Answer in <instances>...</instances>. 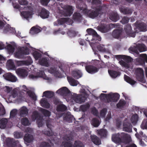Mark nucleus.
<instances>
[{"label":"nucleus","mask_w":147,"mask_h":147,"mask_svg":"<svg viewBox=\"0 0 147 147\" xmlns=\"http://www.w3.org/2000/svg\"><path fill=\"white\" fill-rule=\"evenodd\" d=\"M87 31L89 34L92 35L93 36V38L91 40L90 45L92 49L94 50L95 48L94 43L95 40L96 39L98 41H100L101 40V38L97 35L96 32L92 29H88L87 30Z\"/></svg>","instance_id":"1"},{"label":"nucleus","mask_w":147,"mask_h":147,"mask_svg":"<svg viewBox=\"0 0 147 147\" xmlns=\"http://www.w3.org/2000/svg\"><path fill=\"white\" fill-rule=\"evenodd\" d=\"M29 52L28 49L23 47H19L14 53L15 57L17 58L23 57L24 55H28Z\"/></svg>","instance_id":"2"},{"label":"nucleus","mask_w":147,"mask_h":147,"mask_svg":"<svg viewBox=\"0 0 147 147\" xmlns=\"http://www.w3.org/2000/svg\"><path fill=\"white\" fill-rule=\"evenodd\" d=\"M32 119L33 121L36 119L37 123L39 127H42L43 125L44 120L42 119V117L38 115L37 112H34L33 113Z\"/></svg>","instance_id":"3"},{"label":"nucleus","mask_w":147,"mask_h":147,"mask_svg":"<svg viewBox=\"0 0 147 147\" xmlns=\"http://www.w3.org/2000/svg\"><path fill=\"white\" fill-rule=\"evenodd\" d=\"M136 78L140 81L144 83L146 82L144 79V71L141 68H138L136 70Z\"/></svg>","instance_id":"4"},{"label":"nucleus","mask_w":147,"mask_h":147,"mask_svg":"<svg viewBox=\"0 0 147 147\" xmlns=\"http://www.w3.org/2000/svg\"><path fill=\"white\" fill-rule=\"evenodd\" d=\"M119 96L117 93H110L107 95V100L109 101L115 102L119 98Z\"/></svg>","instance_id":"5"},{"label":"nucleus","mask_w":147,"mask_h":147,"mask_svg":"<svg viewBox=\"0 0 147 147\" xmlns=\"http://www.w3.org/2000/svg\"><path fill=\"white\" fill-rule=\"evenodd\" d=\"M130 49L132 51L136 53H138V50L140 52H142L146 50L145 46L144 44H138L136 46V47Z\"/></svg>","instance_id":"6"},{"label":"nucleus","mask_w":147,"mask_h":147,"mask_svg":"<svg viewBox=\"0 0 147 147\" xmlns=\"http://www.w3.org/2000/svg\"><path fill=\"white\" fill-rule=\"evenodd\" d=\"M64 9L63 14L64 16H70L72 13L73 9L72 7L69 6H64L63 7Z\"/></svg>","instance_id":"7"},{"label":"nucleus","mask_w":147,"mask_h":147,"mask_svg":"<svg viewBox=\"0 0 147 147\" xmlns=\"http://www.w3.org/2000/svg\"><path fill=\"white\" fill-rule=\"evenodd\" d=\"M4 78L7 80L12 82H15L17 80V78L12 75L11 73H7L3 76Z\"/></svg>","instance_id":"8"},{"label":"nucleus","mask_w":147,"mask_h":147,"mask_svg":"<svg viewBox=\"0 0 147 147\" xmlns=\"http://www.w3.org/2000/svg\"><path fill=\"white\" fill-rule=\"evenodd\" d=\"M136 61L139 63V64L142 65L144 63L145 61L147 62V57L145 54H141L140 58L137 59Z\"/></svg>","instance_id":"9"},{"label":"nucleus","mask_w":147,"mask_h":147,"mask_svg":"<svg viewBox=\"0 0 147 147\" xmlns=\"http://www.w3.org/2000/svg\"><path fill=\"white\" fill-rule=\"evenodd\" d=\"M73 98L74 101L77 103H81L84 102L85 98L82 97L81 95L75 94L73 95Z\"/></svg>","instance_id":"10"},{"label":"nucleus","mask_w":147,"mask_h":147,"mask_svg":"<svg viewBox=\"0 0 147 147\" xmlns=\"http://www.w3.org/2000/svg\"><path fill=\"white\" fill-rule=\"evenodd\" d=\"M125 30L127 35L133 37L135 36V33L131 30V27L130 25H127L126 26Z\"/></svg>","instance_id":"11"},{"label":"nucleus","mask_w":147,"mask_h":147,"mask_svg":"<svg viewBox=\"0 0 147 147\" xmlns=\"http://www.w3.org/2000/svg\"><path fill=\"white\" fill-rule=\"evenodd\" d=\"M16 72L18 75L21 77H25L28 75L27 71L23 69H18L16 70Z\"/></svg>","instance_id":"12"},{"label":"nucleus","mask_w":147,"mask_h":147,"mask_svg":"<svg viewBox=\"0 0 147 147\" xmlns=\"http://www.w3.org/2000/svg\"><path fill=\"white\" fill-rule=\"evenodd\" d=\"M22 90L26 92L29 96L34 100L36 99V96L32 92L29 91L27 88L26 86H23L22 87Z\"/></svg>","instance_id":"13"},{"label":"nucleus","mask_w":147,"mask_h":147,"mask_svg":"<svg viewBox=\"0 0 147 147\" xmlns=\"http://www.w3.org/2000/svg\"><path fill=\"white\" fill-rule=\"evenodd\" d=\"M28 110L24 106L21 107L20 109V115L21 117H25L28 115Z\"/></svg>","instance_id":"14"},{"label":"nucleus","mask_w":147,"mask_h":147,"mask_svg":"<svg viewBox=\"0 0 147 147\" xmlns=\"http://www.w3.org/2000/svg\"><path fill=\"white\" fill-rule=\"evenodd\" d=\"M69 90L66 87H63L59 89L56 92V93L60 95H63L69 93Z\"/></svg>","instance_id":"15"},{"label":"nucleus","mask_w":147,"mask_h":147,"mask_svg":"<svg viewBox=\"0 0 147 147\" xmlns=\"http://www.w3.org/2000/svg\"><path fill=\"white\" fill-rule=\"evenodd\" d=\"M6 67L9 70H13L15 69V66L13 61L11 60H8L7 63Z\"/></svg>","instance_id":"16"},{"label":"nucleus","mask_w":147,"mask_h":147,"mask_svg":"<svg viewBox=\"0 0 147 147\" xmlns=\"http://www.w3.org/2000/svg\"><path fill=\"white\" fill-rule=\"evenodd\" d=\"M90 138L92 141L95 144L99 145L101 144V141L96 136H91Z\"/></svg>","instance_id":"17"},{"label":"nucleus","mask_w":147,"mask_h":147,"mask_svg":"<svg viewBox=\"0 0 147 147\" xmlns=\"http://www.w3.org/2000/svg\"><path fill=\"white\" fill-rule=\"evenodd\" d=\"M102 7H100L99 9L97 8L96 11H93L90 14V17L92 18H94L98 16V13H99L98 12H100V10H102Z\"/></svg>","instance_id":"18"},{"label":"nucleus","mask_w":147,"mask_h":147,"mask_svg":"<svg viewBox=\"0 0 147 147\" xmlns=\"http://www.w3.org/2000/svg\"><path fill=\"white\" fill-rule=\"evenodd\" d=\"M86 71L90 73H93L98 71V69L95 67L92 66H89L86 67Z\"/></svg>","instance_id":"19"},{"label":"nucleus","mask_w":147,"mask_h":147,"mask_svg":"<svg viewBox=\"0 0 147 147\" xmlns=\"http://www.w3.org/2000/svg\"><path fill=\"white\" fill-rule=\"evenodd\" d=\"M97 42L96 41H95L94 44L95 45V48L94 50L93 49H92L95 51H105V49L104 46L102 45H100L97 46Z\"/></svg>","instance_id":"20"},{"label":"nucleus","mask_w":147,"mask_h":147,"mask_svg":"<svg viewBox=\"0 0 147 147\" xmlns=\"http://www.w3.org/2000/svg\"><path fill=\"white\" fill-rule=\"evenodd\" d=\"M146 27L145 25V24L144 23H141L140 24L139 26H138V27H137L136 29H137L135 31V32L137 33L138 32V30H140L141 31H145L146 30Z\"/></svg>","instance_id":"21"},{"label":"nucleus","mask_w":147,"mask_h":147,"mask_svg":"<svg viewBox=\"0 0 147 147\" xmlns=\"http://www.w3.org/2000/svg\"><path fill=\"white\" fill-rule=\"evenodd\" d=\"M15 45L12 43L11 44H8L7 45L6 49L9 54L13 53L14 51L15 48Z\"/></svg>","instance_id":"22"},{"label":"nucleus","mask_w":147,"mask_h":147,"mask_svg":"<svg viewBox=\"0 0 147 147\" xmlns=\"http://www.w3.org/2000/svg\"><path fill=\"white\" fill-rule=\"evenodd\" d=\"M64 138L65 141L62 142L61 147H72V145L70 143H69L66 141H68L70 139V138L68 137L67 138V137L65 136V137Z\"/></svg>","instance_id":"23"},{"label":"nucleus","mask_w":147,"mask_h":147,"mask_svg":"<svg viewBox=\"0 0 147 147\" xmlns=\"http://www.w3.org/2000/svg\"><path fill=\"white\" fill-rule=\"evenodd\" d=\"M112 141L115 143H119L121 142V141L119 137V134H114L112 135Z\"/></svg>","instance_id":"24"},{"label":"nucleus","mask_w":147,"mask_h":147,"mask_svg":"<svg viewBox=\"0 0 147 147\" xmlns=\"http://www.w3.org/2000/svg\"><path fill=\"white\" fill-rule=\"evenodd\" d=\"M7 123V119L5 118H3L0 120V128L4 129L6 126Z\"/></svg>","instance_id":"25"},{"label":"nucleus","mask_w":147,"mask_h":147,"mask_svg":"<svg viewBox=\"0 0 147 147\" xmlns=\"http://www.w3.org/2000/svg\"><path fill=\"white\" fill-rule=\"evenodd\" d=\"M4 32L5 33L7 32H9L14 33H15L16 32L15 28L11 27L9 25L6 26H5Z\"/></svg>","instance_id":"26"},{"label":"nucleus","mask_w":147,"mask_h":147,"mask_svg":"<svg viewBox=\"0 0 147 147\" xmlns=\"http://www.w3.org/2000/svg\"><path fill=\"white\" fill-rule=\"evenodd\" d=\"M33 140V136L31 135L27 134L24 136V140L25 142L30 143Z\"/></svg>","instance_id":"27"},{"label":"nucleus","mask_w":147,"mask_h":147,"mask_svg":"<svg viewBox=\"0 0 147 147\" xmlns=\"http://www.w3.org/2000/svg\"><path fill=\"white\" fill-rule=\"evenodd\" d=\"M72 74L73 76L77 79L81 77L82 76V74L81 71L78 70L73 71Z\"/></svg>","instance_id":"28"},{"label":"nucleus","mask_w":147,"mask_h":147,"mask_svg":"<svg viewBox=\"0 0 147 147\" xmlns=\"http://www.w3.org/2000/svg\"><path fill=\"white\" fill-rule=\"evenodd\" d=\"M123 130L125 131L130 132L131 131L132 126L129 123H127L126 124L125 123L123 125Z\"/></svg>","instance_id":"29"},{"label":"nucleus","mask_w":147,"mask_h":147,"mask_svg":"<svg viewBox=\"0 0 147 147\" xmlns=\"http://www.w3.org/2000/svg\"><path fill=\"white\" fill-rule=\"evenodd\" d=\"M49 15V12L45 9H42L40 13V16L43 18H48Z\"/></svg>","instance_id":"30"},{"label":"nucleus","mask_w":147,"mask_h":147,"mask_svg":"<svg viewBox=\"0 0 147 147\" xmlns=\"http://www.w3.org/2000/svg\"><path fill=\"white\" fill-rule=\"evenodd\" d=\"M53 92L49 91H47L44 92L42 96H45L47 98H50L53 96Z\"/></svg>","instance_id":"31"},{"label":"nucleus","mask_w":147,"mask_h":147,"mask_svg":"<svg viewBox=\"0 0 147 147\" xmlns=\"http://www.w3.org/2000/svg\"><path fill=\"white\" fill-rule=\"evenodd\" d=\"M110 19L112 21L115 22L119 20V16L116 13H113L110 16Z\"/></svg>","instance_id":"32"},{"label":"nucleus","mask_w":147,"mask_h":147,"mask_svg":"<svg viewBox=\"0 0 147 147\" xmlns=\"http://www.w3.org/2000/svg\"><path fill=\"white\" fill-rule=\"evenodd\" d=\"M67 78L68 82L72 86H76L78 84V82L74 79L69 77H67Z\"/></svg>","instance_id":"33"},{"label":"nucleus","mask_w":147,"mask_h":147,"mask_svg":"<svg viewBox=\"0 0 147 147\" xmlns=\"http://www.w3.org/2000/svg\"><path fill=\"white\" fill-rule=\"evenodd\" d=\"M32 63V61L30 58L29 59L28 61H18V63L19 65H30Z\"/></svg>","instance_id":"34"},{"label":"nucleus","mask_w":147,"mask_h":147,"mask_svg":"<svg viewBox=\"0 0 147 147\" xmlns=\"http://www.w3.org/2000/svg\"><path fill=\"white\" fill-rule=\"evenodd\" d=\"M44 73L43 71H42L40 72V73L38 76H35L32 74L30 75L29 76V78L31 79L34 80L38 77H43L44 76Z\"/></svg>","instance_id":"35"},{"label":"nucleus","mask_w":147,"mask_h":147,"mask_svg":"<svg viewBox=\"0 0 147 147\" xmlns=\"http://www.w3.org/2000/svg\"><path fill=\"white\" fill-rule=\"evenodd\" d=\"M121 31L119 30H114L113 32V36L115 38H118L120 36Z\"/></svg>","instance_id":"36"},{"label":"nucleus","mask_w":147,"mask_h":147,"mask_svg":"<svg viewBox=\"0 0 147 147\" xmlns=\"http://www.w3.org/2000/svg\"><path fill=\"white\" fill-rule=\"evenodd\" d=\"M40 104L41 105L46 108H48L50 106L49 104L46 101V100L44 99H42L40 101Z\"/></svg>","instance_id":"37"},{"label":"nucleus","mask_w":147,"mask_h":147,"mask_svg":"<svg viewBox=\"0 0 147 147\" xmlns=\"http://www.w3.org/2000/svg\"><path fill=\"white\" fill-rule=\"evenodd\" d=\"M124 78L126 82L129 83L131 85L134 84L136 83V81L132 80L129 77L125 75H124Z\"/></svg>","instance_id":"38"},{"label":"nucleus","mask_w":147,"mask_h":147,"mask_svg":"<svg viewBox=\"0 0 147 147\" xmlns=\"http://www.w3.org/2000/svg\"><path fill=\"white\" fill-rule=\"evenodd\" d=\"M39 64L42 65L46 66H48V63L47 59L45 58H43L39 61Z\"/></svg>","instance_id":"39"},{"label":"nucleus","mask_w":147,"mask_h":147,"mask_svg":"<svg viewBox=\"0 0 147 147\" xmlns=\"http://www.w3.org/2000/svg\"><path fill=\"white\" fill-rule=\"evenodd\" d=\"M40 29L33 27L31 29L30 32L32 34H34L39 33L40 32Z\"/></svg>","instance_id":"40"},{"label":"nucleus","mask_w":147,"mask_h":147,"mask_svg":"<svg viewBox=\"0 0 147 147\" xmlns=\"http://www.w3.org/2000/svg\"><path fill=\"white\" fill-rule=\"evenodd\" d=\"M19 91L18 89L15 88L11 92V96L14 98L18 96V93Z\"/></svg>","instance_id":"41"},{"label":"nucleus","mask_w":147,"mask_h":147,"mask_svg":"<svg viewBox=\"0 0 147 147\" xmlns=\"http://www.w3.org/2000/svg\"><path fill=\"white\" fill-rule=\"evenodd\" d=\"M100 123L99 121L96 118H94L92 120V124L95 127H98Z\"/></svg>","instance_id":"42"},{"label":"nucleus","mask_w":147,"mask_h":147,"mask_svg":"<svg viewBox=\"0 0 147 147\" xmlns=\"http://www.w3.org/2000/svg\"><path fill=\"white\" fill-rule=\"evenodd\" d=\"M32 15V13L29 12H21V16L24 18H27L30 17Z\"/></svg>","instance_id":"43"},{"label":"nucleus","mask_w":147,"mask_h":147,"mask_svg":"<svg viewBox=\"0 0 147 147\" xmlns=\"http://www.w3.org/2000/svg\"><path fill=\"white\" fill-rule=\"evenodd\" d=\"M66 109V107L63 104L59 105L57 109V110L58 111H63L65 110Z\"/></svg>","instance_id":"44"},{"label":"nucleus","mask_w":147,"mask_h":147,"mask_svg":"<svg viewBox=\"0 0 147 147\" xmlns=\"http://www.w3.org/2000/svg\"><path fill=\"white\" fill-rule=\"evenodd\" d=\"M138 119V116L137 115H134L132 116L131 118V121L133 124H135L137 123Z\"/></svg>","instance_id":"45"},{"label":"nucleus","mask_w":147,"mask_h":147,"mask_svg":"<svg viewBox=\"0 0 147 147\" xmlns=\"http://www.w3.org/2000/svg\"><path fill=\"white\" fill-rule=\"evenodd\" d=\"M70 20V19L69 18H62L58 21V25L62 24L63 23H65L66 22H67Z\"/></svg>","instance_id":"46"},{"label":"nucleus","mask_w":147,"mask_h":147,"mask_svg":"<svg viewBox=\"0 0 147 147\" xmlns=\"http://www.w3.org/2000/svg\"><path fill=\"white\" fill-rule=\"evenodd\" d=\"M109 73L111 76L113 78H115L119 75L118 73L114 71H109Z\"/></svg>","instance_id":"47"},{"label":"nucleus","mask_w":147,"mask_h":147,"mask_svg":"<svg viewBox=\"0 0 147 147\" xmlns=\"http://www.w3.org/2000/svg\"><path fill=\"white\" fill-rule=\"evenodd\" d=\"M21 123L24 125H28L30 124L29 120L26 118L22 119L21 120Z\"/></svg>","instance_id":"48"},{"label":"nucleus","mask_w":147,"mask_h":147,"mask_svg":"<svg viewBox=\"0 0 147 147\" xmlns=\"http://www.w3.org/2000/svg\"><path fill=\"white\" fill-rule=\"evenodd\" d=\"M98 133L101 136L105 137L106 135L107 132L105 129H101L98 131Z\"/></svg>","instance_id":"49"},{"label":"nucleus","mask_w":147,"mask_h":147,"mask_svg":"<svg viewBox=\"0 0 147 147\" xmlns=\"http://www.w3.org/2000/svg\"><path fill=\"white\" fill-rule=\"evenodd\" d=\"M92 97L96 99H98L99 98L100 99H104V98L106 97L107 98V95L104 94L102 93L101 94L100 96L99 97H97L95 95H92Z\"/></svg>","instance_id":"50"},{"label":"nucleus","mask_w":147,"mask_h":147,"mask_svg":"<svg viewBox=\"0 0 147 147\" xmlns=\"http://www.w3.org/2000/svg\"><path fill=\"white\" fill-rule=\"evenodd\" d=\"M73 18L78 20L81 19V16L80 13H75L73 16Z\"/></svg>","instance_id":"51"},{"label":"nucleus","mask_w":147,"mask_h":147,"mask_svg":"<svg viewBox=\"0 0 147 147\" xmlns=\"http://www.w3.org/2000/svg\"><path fill=\"white\" fill-rule=\"evenodd\" d=\"M74 147H84V146L80 142L77 141L75 142Z\"/></svg>","instance_id":"52"},{"label":"nucleus","mask_w":147,"mask_h":147,"mask_svg":"<svg viewBox=\"0 0 147 147\" xmlns=\"http://www.w3.org/2000/svg\"><path fill=\"white\" fill-rule=\"evenodd\" d=\"M17 110L16 109H14L12 110L10 113V116L11 117L15 116L17 114Z\"/></svg>","instance_id":"53"},{"label":"nucleus","mask_w":147,"mask_h":147,"mask_svg":"<svg viewBox=\"0 0 147 147\" xmlns=\"http://www.w3.org/2000/svg\"><path fill=\"white\" fill-rule=\"evenodd\" d=\"M41 111L45 116H49L50 115V112L47 110L42 109Z\"/></svg>","instance_id":"54"},{"label":"nucleus","mask_w":147,"mask_h":147,"mask_svg":"<svg viewBox=\"0 0 147 147\" xmlns=\"http://www.w3.org/2000/svg\"><path fill=\"white\" fill-rule=\"evenodd\" d=\"M14 136L15 138H19L23 136V134L21 133L16 132L14 134Z\"/></svg>","instance_id":"55"},{"label":"nucleus","mask_w":147,"mask_h":147,"mask_svg":"<svg viewBox=\"0 0 147 147\" xmlns=\"http://www.w3.org/2000/svg\"><path fill=\"white\" fill-rule=\"evenodd\" d=\"M120 64L122 66L124 67H125L128 68L129 67V66L128 64L125 63L122 60H121L119 61Z\"/></svg>","instance_id":"56"},{"label":"nucleus","mask_w":147,"mask_h":147,"mask_svg":"<svg viewBox=\"0 0 147 147\" xmlns=\"http://www.w3.org/2000/svg\"><path fill=\"white\" fill-rule=\"evenodd\" d=\"M50 70L51 72L54 73L56 76L59 77V72L57 71L55 68L51 69Z\"/></svg>","instance_id":"57"},{"label":"nucleus","mask_w":147,"mask_h":147,"mask_svg":"<svg viewBox=\"0 0 147 147\" xmlns=\"http://www.w3.org/2000/svg\"><path fill=\"white\" fill-rule=\"evenodd\" d=\"M122 12L125 14H128L131 13V11L128 8H123L122 9Z\"/></svg>","instance_id":"58"},{"label":"nucleus","mask_w":147,"mask_h":147,"mask_svg":"<svg viewBox=\"0 0 147 147\" xmlns=\"http://www.w3.org/2000/svg\"><path fill=\"white\" fill-rule=\"evenodd\" d=\"M125 104V101L122 100H120L118 104H117V106L118 107H122Z\"/></svg>","instance_id":"59"},{"label":"nucleus","mask_w":147,"mask_h":147,"mask_svg":"<svg viewBox=\"0 0 147 147\" xmlns=\"http://www.w3.org/2000/svg\"><path fill=\"white\" fill-rule=\"evenodd\" d=\"M68 35L70 37H73L76 35V32L74 30L69 31L68 33Z\"/></svg>","instance_id":"60"},{"label":"nucleus","mask_w":147,"mask_h":147,"mask_svg":"<svg viewBox=\"0 0 147 147\" xmlns=\"http://www.w3.org/2000/svg\"><path fill=\"white\" fill-rule=\"evenodd\" d=\"M89 107V104H87L86 105H82L81 106L80 108L83 111H84L87 109H88Z\"/></svg>","instance_id":"61"},{"label":"nucleus","mask_w":147,"mask_h":147,"mask_svg":"<svg viewBox=\"0 0 147 147\" xmlns=\"http://www.w3.org/2000/svg\"><path fill=\"white\" fill-rule=\"evenodd\" d=\"M34 56L35 59L37 60L38 58L41 57V55L40 54L36 52H35L34 53Z\"/></svg>","instance_id":"62"},{"label":"nucleus","mask_w":147,"mask_h":147,"mask_svg":"<svg viewBox=\"0 0 147 147\" xmlns=\"http://www.w3.org/2000/svg\"><path fill=\"white\" fill-rule=\"evenodd\" d=\"M129 20V19L128 18L126 17H124L122 20L121 22L123 24H125L127 23L128 22Z\"/></svg>","instance_id":"63"},{"label":"nucleus","mask_w":147,"mask_h":147,"mask_svg":"<svg viewBox=\"0 0 147 147\" xmlns=\"http://www.w3.org/2000/svg\"><path fill=\"white\" fill-rule=\"evenodd\" d=\"M98 30L102 32H106L107 30L104 26H102L101 27H98Z\"/></svg>","instance_id":"64"}]
</instances>
